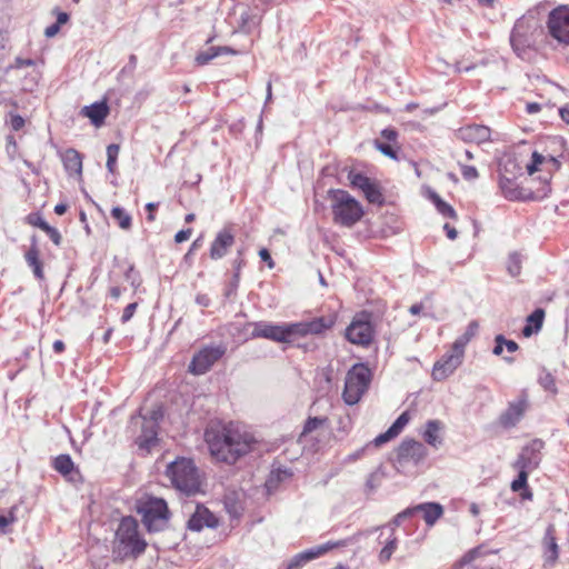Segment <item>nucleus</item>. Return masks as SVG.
<instances>
[{"label":"nucleus","mask_w":569,"mask_h":569,"mask_svg":"<svg viewBox=\"0 0 569 569\" xmlns=\"http://www.w3.org/2000/svg\"><path fill=\"white\" fill-rule=\"evenodd\" d=\"M396 462L400 466L407 462L418 465L427 456V449L423 443L415 439H403L396 451Z\"/></svg>","instance_id":"ddd939ff"},{"label":"nucleus","mask_w":569,"mask_h":569,"mask_svg":"<svg viewBox=\"0 0 569 569\" xmlns=\"http://www.w3.org/2000/svg\"><path fill=\"white\" fill-rule=\"evenodd\" d=\"M142 517V523L149 532H157L164 529L169 519L167 502L160 498H150L138 509Z\"/></svg>","instance_id":"0eeeda50"},{"label":"nucleus","mask_w":569,"mask_h":569,"mask_svg":"<svg viewBox=\"0 0 569 569\" xmlns=\"http://www.w3.org/2000/svg\"><path fill=\"white\" fill-rule=\"evenodd\" d=\"M396 436L388 429L386 432L379 435L378 437H376L373 439V445L376 447H380L381 445L390 441L391 439H393Z\"/></svg>","instance_id":"de8ad7c7"},{"label":"nucleus","mask_w":569,"mask_h":569,"mask_svg":"<svg viewBox=\"0 0 569 569\" xmlns=\"http://www.w3.org/2000/svg\"><path fill=\"white\" fill-rule=\"evenodd\" d=\"M412 513H413V509H412V508H411V509H410V508H409V509H406V510H403L402 512L398 513V515L395 517V519L392 520V522L390 523V526H391V531H393V530H395V528H396V527H398V526L401 523V521H402L403 519H406V518L410 517Z\"/></svg>","instance_id":"a18cd8bd"},{"label":"nucleus","mask_w":569,"mask_h":569,"mask_svg":"<svg viewBox=\"0 0 569 569\" xmlns=\"http://www.w3.org/2000/svg\"><path fill=\"white\" fill-rule=\"evenodd\" d=\"M136 309H137V303H136V302H133V303H129V305L124 308L123 313H122V316H121V320H122V322H127V321H129V320L132 318V316H133V313H134Z\"/></svg>","instance_id":"3c124183"},{"label":"nucleus","mask_w":569,"mask_h":569,"mask_svg":"<svg viewBox=\"0 0 569 569\" xmlns=\"http://www.w3.org/2000/svg\"><path fill=\"white\" fill-rule=\"evenodd\" d=\"M376 144V148L381 152L383 153L385 156L391 158V159H397V152L396 150L392 148L391 144L389 143H385V142H380L379 140H376L375 142Z\"/></svg>","instance_id":"79ce46f5"},{"label":"nucleus","mask_w":569,"mask_h":569,"mask_svg":"<svg viewBox=\"0 0 569 569\" xmlns=\"http://www.w3.org/2000/svg\"><path fill=\"white\" fill-rule=\"evenodd\" d=\"M539 385L546 390L551 392L552 395H556L558 392L556 387V380L555 377L547 370H541L539 378H538Z\"/></svg>","instance_id":"72a5a7b5"},{"label":"nucleus","mask_w":569,"mask_h":569,"mask_svg":"<svg viewBox=\"0 0 569 569\" xmlns=\"http://www.w3.org/2000/svg\"><path fill=\"white\" fill-rule=\"evenodd\" d=\"M491 131L482 124H469L456 131V136L467 143H483L490 140Z\"/></svg>","instance_id":"f3484780"},{"label":"nucleus","mask_w":569,"mask_h":569,"mask_svg":"<svg viewBox=\"0 0 569 569\" xmlns=\"http://www.w3.org/2000/svg\"><path fill=\"white\" fill-rule=\"evenodd\" d=\"M415 511H421L423 513V520L428 526H433L439 518L443 515V508L438 502H425L416 506Z\"/></svg>","instance_id":"5701e85b"},{"label":"nucleus","mask_w":569,"mask_h":569,"mask_svg":"<svg viewBox=\"0 0 569 569\" xmlns=\"http://www.w3.org/2000/svg\"><path fill=\"white\" fill-rule=\"evenodd\" d=\"M372 373L365 363L353 365L346 375L342 399L348 406L360 401L371 382Z\"/></svg>","instance_id":"423d86ee"},{"label":"nucleus","mask_w":569,"mask_h":569,"mask_svg":"<svg viewBox=\"0 0 569 569\" xmlns=\"http://www.w3.org/2000/svg\"><path fill=\"white\" fill-rule=\"evenodd\" d=\"M259 257L261 258L262 261L267 262V264L270 269H272L274 267V262L270 256V252L266 248H262L259 251Z\"/></svg>","instance_id":"864d4df0"},{"label":"nucleus","mask_w":569,"mask_h":569,"mask_svg":"<svg viewBox=\"0 0 569 569\" xmlns=\"http://www.w3.org/2000/svg\"><path fill=\"white\" fill-rule=\"evenodd\" d=\"M560 117L563 121H566L567 123H569V104L562 107L560 110Z\"/></svg>","instance_id":"774afa93"},{"label":"nucleus","mask_w":569,"mask_h":569,"mask_svg":"<svg viewBox=\"0 0 569 569\" xmlns=\"http://www.w3.org/2000/svg\"><path fill=\"white\" fill-rule=\"evenodd\" d=\"M111 217L117 221L118 226L122 230H129L132 226L131 216L121 207H113L111 210Z\"/></svg>","instance_id":"7c9ffc66"},{"label":"nucleus","mask_w":569,"mask_h":569,"mask_svg":"<svg viewBox=\"0 0 569 569\" xmlns=\"http://www.w3.org/2000/svg\"><path fill=\"white\" fill-rule=\"evenodd\" d=\"M63 166L66 171L72 176H80L82 172V160L80 153L74 149H69L62 157Z\"/></svg>","instance_id":"a878e982"},{"label":"nucleus","mask_w":569,"mask_h":569,"mask_svg":"<svg viewBox=\"0 0 569 569\" xmlns=\"http://www.w3.org/2000/svg\"><path fill=\"white\" fill-rule=\"evenodd\" d=\"M443 229L446 230L447 237L449 239L455 240L457 238V236H458L457 230L453 227H451L449 223H446L443 226Z\"/></svg>","instance_id":"0e129e2a"},{"label":"nucleus","mask_w":569,"mask_h":569,"mask_svg":"<svg viewBox=\"0 0 569 569\" xmlns=\"http://www.w3.org/2000/svg\"><path fill=\"white\" fill-rule=\"evenodd\" d=\"M465 350L457 349L456 343L452 345L450 352L442 356L432 369V377L437 381H441L449 377L462 362Z\"/></svg>","instance_id":"f8f14e48"},{"label":"nucleus","mask_w":569,"mask_h":569,"mask_svg":"<svg viewBox=\"0 0 569 569\" xmlns=\"http://www.w3.org/2000/svg\"><path fill=\"white\" fill-rule=\"evenodd\" d=\"M226 346H208L197 352L190 365L189 371L193 375H204L226 353Z\"/></svg>","instance_id":"9d476101"},{"label":"nucleus","mask_w":569,"mask_h":569,"mask_svg":"<svg viewBox=\"0 0 569 569\" xmlns=\"http://www.w3.org/2000/svg\"><path fill=\"white\" fill-rule=\"evenodd\" d=\"M27 264L32 269L34 277L38 280L44 279L43 264L40 260V251L36 242L31 244L24 254Z\"/></svg>","instance_id":"b1692460"},{"label":"nucleus","mask_w":569,"mask_h":569,"mask_svg":"<svg viewBox=\"0 0 569 569\" xmlns=\"http://www.w3.org/2000/svg\"><path fill=\"white\" fill-rule=\"evenodd\" d=\"M204 439L211 456L220 462L236 463L249 453L256 442L254 437L239 425L230 422L221 429H208Z\"/></svg>","instance_id":"f257e3e1"},{"label":"nucleus","mask_w":569,"mask_h":569,"mask_svg":"<svg viewBox=\"0 0 569 569\" xmlns=\"http://www.w3.org/2000/svg\"><path fill=\"white\" fill-rule=\"evenodd\" d=\"M335 317H319L307 322L272 325L258 322L254 325L252 336L267 338L277 342H289L297 336L309 333L319 335L335 325Z\"/></svg>","instance_id":"f03ea898"},{"label":"nucleus","mask_w":569,"mask_h":569,"mask_svg":"<svg viewBox=\"0 0 569 569\" xmlns=\"http://www.w3.org/2000/svg\"><path fill=\"white\" fill-rule=\"evenodd\" d=\"M496 346L493 348V353L499 356L503 351V343L506 342V338L502 335H499L495 339Z\"/></svg>","instance_id":"6e6d98bb"},{"label":"nucleus","mask_w":569,"mask_h":569,"mask_svg":"<svg viewBox=\"0 0 569 569\" xmlns=\"http://www.w3.org/2000/svg\"><path fill=\"white\" fill-rule=\"evenodd\" d=\"M191 236V229H186V230H180L179 232L176 233L174 236V241L177 243H181L186 240H188Z\"/></svg>","instance_id":"13d9d810"},{"label":"nucleus","mask_w":569,"mask_h":569,"mask_svg":"<svg viewBox=\"0 0 569 569\" xmlns=\"http://www.w3.org/2000/svg\"><path fill=\"white\" fill-rule=\"evenodd\" d=\"M234 243V236L228 229L221 230L210 247V258L212 260L221 259L226 256L229 248Z\"/></svg>","instance_id":"aec40b11"},{"label":"nucleus","mask_w":569,"mask_h":569,"mask_svg":"<svg viewBox=\"0 0 569 569\" xmlns=\"http://www.w3.org/2000/svg\"><path fill=\"white\" fill-rule=\"evenodd\" d=\"M158 208V203L156 202H149L146 204V209L149 211V214H148V220L149 221H154V214H153V211Z\"/></svg>","instance_id":"e2e57ef3"},{"label":"nucleus","mask_w":569,"mask_h":569,"mask_svg":"<svg viewBox=\"0 0 569 569\" xmlns=\"http://www.w3.org/2000/svg\"><path fill=\"white\" fill-rule=\"evenodd\" d=\"M327 421H328L327 418H319V417L308 418V420L306 421V423L303 426L301 436H306V435L315 431L316 429H318L319 427L325 425Z\"/></svg>","instance_id":"4c0bfd02"},{"label":"nucleus","mask_w":569,"mask_h":569,"mask_svg":"<svg viewBox=\"0 0 569 569\" xmlns=\"http://www.w3.org/2000/svg\"><path fill=\"white\" fill-rule=\"evenodd\" d=\"M328 198L331 201L332 220L338 226L351 228L365 214L360 202L346 190L330 189Z\"/></svg>","instance_id":"7ed1b4c3"},{"label":"nucleus","mask_w":569,"mask_h":569,"mask_svg":"<svg viewBox=\"0 0 569 569\" xmlns=\"http://www.w3.org/2000/svg\"><path fill=\"white\" fill-rule=\"evenodd\" d=\"M291 477L292 472L290 469L278 468L276 470H272L267 480V487L268 489H273L279 482L290 479Z\"/></svg>","instance_id":"2f4dec72"},{"label":"nucleus","mask_w":569,"mask_h":569,"mask_svg":"<svg viewBox=\"0 0 569 569\" xmlns=\"http://www.w3.org/2000/svg\"><path fill=\"white\" fill-rule=\"evenodd\" d=\"M545 443L540 439H535L527 446H525L515 462L517 469H536L541 461V450Z\"/></svg>","instance_id":"2eb2a0df"},{"label":"nucleus","mask_w":569,"mask_h":569,"mask_svg":"<svg viewBox=\"0 0 569 569\" xmlns=\"http://www.w3.org/2000/svg\"><path fill=\"white\" fill-rule=\"evenodd\" d=\"M32 66H34V61L32 59H22V58L16 59L14 67L18 69L23 68V67H32Z\"/></svg>","instance_id":"052dcab7"},{"label":"nucleus","mask_w":569,"mask_h":569,"mask_svg":"<svg viewBox=\"0 0 569 569\" xmlns=\"http://www.w3.org/2000/svg\"><path fill=\"white\" fill-rule=\"evenodd\" d=\"M119 144L111 143L107 147V169L110 173L116 172L117 159L119 156Z\"/></svg>","instance_id":"f704fd0d"},{"label":"nucleus","mask_w":569,"mask_h":569,"mask_svg":"<svg viewBox=\"0 0 569 569\" xmlns=\"http://www.w3.org/2000/svg\"><path fill=\"white\" fill-rule=\"evenodd\" d=\"M81 113L89 118L92 124L99 127L109 114V107L104 101L94 102L90 106L83 107Z\"/></svg>","instance_id":"4be33fe9"},{"label":"nucleus","mask_w":569,"mask_h":569,"mask_svg":"<svg viewBox=\"0 0 569 569\" xmlns=\"http://www.w3.org/2000/svg\"><path fill=\"white\" fill-rule=\"evenodd\" d=\"M506 183H512V181L510 179H507V178L506 179L501 178L500 179V187H501L505 196L507 198H510V199L516 198V194H515L512 189H506Z\"/></svg>","instance_id":"4d7b16f0"},{"label":"nucleus","mask_w":569,"mask_h":569,"mask_svg":"<svg viewBox=\"0 0 569 569\" xmlns=\"http://www.w3.org/2000/svg\"><path fill=\"white\" fill-rule=\"evenodd\" d=\"M59 30H60V26H58L57 23H53V24L49 26L48 28H46L44 34L48 38H52L59 32Z\"/></svg>","instance_id":"680f3d73"},{"label":"nucleus","mask_w":569,"mask_h":569,"mask_svg":"<svg viewBox=\"0 0 569 569\" xmlns=\"http://www.w3.org/2000/svg\"><path fill=\"white\" fill-rule=\"evenodd\" d=\"M10 124L13 130L19 131L24 126V119L19 114L12 116Z\"/></svg>","instance_id":"603ef678"},{"label":"nucleus","mask_w":569,"mask_h":569,"mask_svg":"<svg viewBox=\"0 0 569 569\" xmlns=\"http://www.w3.org/2000/svg\"><path fill=\"white\" fill-rule=\"evenodd\" d=\"M347 543H348L347 540H339V541H335V542L329 541L321 546L312 547L308 550H305L301 553L308 562V561H311V560L325 555L326 552H328L329 550H331L333 548L345 547V546H347Z\"/></svg>","instance_id":"bb28decb"},{"label":"nucleus","mask_w":569,"mask_h":569,"mask_svg":"<svg viewBox=\"0 0 569 569\" xmlns=\"http://www.w3.org/2000/svg\"><path fill=\"white\" fill-rule=\"evenodd\" d=\"M546 161L545 157L535 151L532 153V162L527 166V170L529 174H533L540 164H542Z\"/></svg>","instance_id":"37998d69"},{"label":"nucleus","mask_w":569,"mask_h":569,"mask_svg":"<svg viewBox=\"0 0 569 569\" xmlns=\"http://www.w3.org/2000/svg\"><path fill=\"white\" fill-rule=\"evenodd\" d=\"M443 426L439 420H429L426 423L423 432L425 441L433 448H439L442 445L441 430Z\"/></svg>","instance_id":"393cba45"},{"label":"nucleus","mask_w":569,"mask_h":569,"mask_svg":"<svg viewBox=\"0 0 569 569\" xmlns=\"http://www.w3.org/2000/svg\"><path fill=\"white\" fill-rule=\"evenodd\" d=\"M381 137L388 141H396L398 132L392 128H386L381 131Z\"/></svg>","instance_id":"5fc2aeb1"},{"label":"nucleus","mask_w":569,"mask_h":569,"mask_svg":"<svg viewBox=\"0 0 569 569\" xmlns=\"http://www.w3.org/2000/svg\"><path fill=\"white\" fill-rule=\"evenodd\" d=\"M196 302L199 305V306H202V307H208L210 305V299L207 295H198L196 297Z\"/></svg>","instance_id":"69168bd1"},{"label":"nucleus","mask_w":569,"mask_h":569,"mask_svg":"<svg viewBox=\"0 0 569 569\" xmlns=\"http://www.w3.org/2000/svg\"><path fill=\"white\" fill-rule=\"evenodd\" d=\"M37 226L47 232V234L50 237V239L52 240V242L57 246L60 244L61 242V234L60 232L51 227L47 221L42 220V219H39V222L37 223Z\"/></svg>","instance_id":"e433bc0d"},{"label":"nucleus","mask_w":569,"mask_h":569,"mask_svg":"<svg viewBox=\"0 0 569 569\" xmlns=\"http://www.w3.org/2000/svg\"><path fill=\"white\" fill-rule=\"evenodd\" d=\"M536 28L525 19H519L515 23L510 36V43L515 52L522 59L526 58L528 50L535 44Z\"/></svg>","instance_id":"1a4fd4ad"},{"label":"nucleus","mask_w":569,"mask_h":569,"mask_svg":"<svg viewBox=\"0 0 569 569\" xmlns=\"http://www.w3.org/2000/svg\"><path fill=\"white\" fill-rule=\"evenodd\" d=\"M528 408V395L523 391L517 400L509 403L501 415L500 422L503 427H513L522 418Z\"/></svg>","instance_id":"dca6fc26"},{"label":"nucleus","mask_w":569,"mask_h":569,"mask_svg":"<svg viewBox=\"0 0 569 569\" xmlns=\"http://www.w3.org/2000/svg\"><path fill=\"white\" fill-rule=\"evenodd\" d=\"M381 477L379 472H372L369 475L366 486L369 490H375L380 485Z\"/></svg>","instance_id":"8fccbe9b"},{"label":"nucleus","mask_w":569,"mask_h":569,"mask_svg":"<svg viewBox=\"0 0 569 569\" xmlns=\"http://www.w3.org/2000/svg\"><path fill=\"white\" fill-rule=\"evenodd\" d=\"M528 471V469H519L517 479L511 482L512 491L518 492L527 487Z\"/></svg>","instance_id":"a19ab883"},{"label":"nucleus","mask_w":569,"mask_h":569,"mask_svg":"<svg viewBox=\"0 0 569 569\" xmlns=\"http://www.w3.org/2000/svg\"><path fill=\"white\" fill-rule=\"evenodd\" d=\"M348 179L352 188L359 189L363 192L366 199L370 203L382 204L385 199L376 182L362 173L350 171Z\"/></svg>","instance_id":"4468645a"},{"label":"nucleus","mask_w":569,"mask_h":569,"mask_svg":"<svg viewBox=\"0 0 569 569\" xmlns=\"http://www.w3.org/2000/svg\"><path fill=\"white\" fill-rule=\"evenodd\" d=\"M222 53H236V51L229 47H211L207 51L198 53L196 57V62L199 66H203Z\"/></svg>","instance_id":"c85d7f7f"},{"label":"nucleus","mask_w":569,"mask_h":569,"mask_svg":"<svg viewBox=\"0 0 569 569\" xmlns=\"http://www.w3.org/2000/svg\"><path fill=\"white\" fill-rule=\"evenodd\" d=\"M396 548H397V539H396V537H391L387 541L386 546L380 551V555H379L380 561L381 562L388 561L391 558L392 553L395 552Z\"/></svg>","instance_id":"ea45409f"},{"label":"nucleus","mask_w":569,"mask_h":569,"mask_svg":"<svg viewBox=\"0 0 569 569\" xmlns=\"http://www.w3.org/2000/svg\"><path fill=\"white\" fill-rule=\"evenodd\" d=\"M507 270L510 276L516 277L520 274L521 271V257L518 252H512L509 254L507 262Z\"/></svg>","instance_id":"c9c22d12"},{"label":"nucleus","mask_w":569,"mask_h":569,"mask_svg":"<svg viewBox=\"0 0 569 569\" xmlns=\"http://www.w3.org/2000/svg\"><path fill=\"white\" fill-rule=\"evenodd\" d=\"M545 567H553L559 557V546L556 540V528L549 525L541 541Z\"/></svg>","instance_id":"a211bd4d"},{"label":"nucleus","mask_w":569,"mask_h":569,"mask_svg":"<svg viewBox=\"0 0 569 569\" xmlns=\"http://www.w3.org/2000/svg\"><path fill=\"white\" fill-rule=\"evenodd\" d=\"M53 468L67 477L74 471V463L69 455H60L53 460Z\"/></svg>","instance_id":"c756f323"},{"label":"nucleus","mask_w":569,"mask_h":569,"mask_svg":"<svg viewBox=\"0 0 569 569\" xmlns=\"http://www.w3.org/2000/svg\"><path fill=\"white\" fill-rule=\"evenodd\" d=\"M114 552L119 558H137L146 550L147 542L138 535V522L132 517L121 520L116 532Z\"/></svg>","instance_id":"39448f33"},{"label":"nucleus","mask_w":569,"mask_h":569,"mask_svg":"<svg viewBox=\"0 0 569 569\" xmlns=\"http://www.w3.org/2000/svg\"><path fill=\"white\" fill-rule=\"evenodd\" d=\"M226 508L228 510V512L232 516V517H239L240 516V508L236 505V503H230L229 502V498L226 499Z\"/></svg>","instance_id":"bf43d9fd"},{"label":"nucleus","mask_w":569,"mask_h":569,"mask_svg":"<svg viewBox=\"0 0 569 569\" xmlns=\"http://www.w3.org/2000/svg\"><path fill=\"white\" fill-rule=\"evenodd\" d=\"M548 30L552 38L563 44H569V7L560 6L548 16Z\"/></svg>","instance_id":"9b49d317"},{"label":"nucleus","mask_w":569,"mask_h":569,"mask_svg":"<svg viewBox=\"0 0 569 569\" xmlns=\"http://www.w3.org/2000/svg\"><path fill=\"white\" fill-rule=\"evenodd\" d=\"M166 476L172 487L186 496H192L200 491V476L191 459H176L167 466Z\"/></svg>","instance_id":"20e7f679"},{"label":"nucleus","mask_w":569,"mask_h":569,"mask_svg":"<svg viewBox=\"0 0 569 569\" xmlns=\"http://www.w3.org/2000/svg\"><path fill=\"white\" fill-rule=\"evenodd\" d=\"M307 560L303 558L302 553L296 555L288 563L286 569H300Z\"/></svg>","instance_id":"49530a36"},{"label":"nucleus","mask_w":569,"mask_h":569,"mask_svg":"<svg viewBox=\"0 0 569 569\" xmlns=\"http://www.w3.org/2000/svg\"><path fill=\"white\" fill-rule=\"evenodd\" d=\"M346 338L349 342L368 347L375 338V328L371 322V313H357L346 329Z\"/></svg>","instance_id":"6e6552de"},{"label":"nucleus","mask_w":569,"mask_h":569,"mask_svg":"<svg viewBox=\"0 0 569 569\" xmlns=\"http://www.w3.org/2000/svg\"><path fill=\"white\" fill-rule=\"evenodd\" d=\"M545 311L542 309H536L528 318L527 325L522 329L525 337H530L532 333L538 332L543 323Z\"/></svg>","instance_id":"cd10ccee"},{"label":"nucleus","mask_w":569,"mask_h":569,"mask_svg":"<svg viewBox=\"0 0 569 569\" xmlns=\"http://www.w3.org/2000/svg\"><path fill=\"white\" fill-rule=\"evenodd\" d=\"M461 174L466 180H473L478 178V171L473 166L461 164Z\"/></svg>","instance_id":"c03bdc74"},{"label":"nucleus","mask_w":569,"mask_h":569,"mask_svg":"<svg viewBox=\"0 0 569 569\" xmlns=\"http://www.w3.org/2000/svg\"><path fill=\"white\" fill-rule=\"evenodd\" d=\"M526 110L528 113H536L541 110V106L537 102H529L526 106Z\"/></svg>","instance_id":"338daca9"},{"label":"nucleus","mask_w":569,"mask_h":569,"mask_svg":"<svg viewBox=\"0 0 569 569\" xmlns=\"http://www.w3.org/2000/svg\"><path fill=\"white\" fill-rule=\"evenodd\" d=\"M437 209L445 217L452 218V219H455L457 217L455 209L445 201L442 203H440L439 208H437Z\"/></svg>","instance_id":"09e8293b"},{"label":"nucleus","mask_w":569,"mask_h":569,"mask_svg":"<svg viewBox=\"0 0 569 569\" xmlns=\"http://www.w3.org/2000/svg\"><path fill=\"white\" fill-rule=\"evenodd\" d=\"M409 420V413L405 411L396 419V421L388 429L397 437L407 426Z\"/></svg>","instance_id":"58836bf2"},{"label":"nucleus","mask_w":569,"mask_h":569,"mask_svg":"<svg viewBox=\"0 0 569 569\" xmlns=\"http://www.w3.org/2000/svg\"><path fill=\"white\" fill-rule=\"evenodd\" d=\"M159 416V412L153 411L150 420L144 419L141 429V435L137 439V442L141 449L149 450L157 442L156 426Z\"/></svg>","instance_id":"6ab92c4d"},{"label":"nucleus","mask_w":569,"mask_h":569,"mask_svg":"<svg viewBox=\"0 0 569 569\" xmlns=\"http://www.w3.org/2000/svg\"><path fill=\"white\" fill-rule=\"evenodd\" d=\"M479 325L477 321H471L463 335H461L459 338L456 339L453 343H456L457 349L465 350V347L468 345V342L477 335Z\"/></svg>","instance_id":"473e14b6"},{"label":"nucleus","mask_w":569,"mask_h":569,"mask_svg":"<svg viewBox=\"0 0 569 569\" xmlns=\"http://www.w3.org/2000/svg\"><path fill=\"white\" fill-rule=\"evenodd\" d=\"M218 525L217 518L206 508H197L196 512L188 520V528L192 531H200L204 527L214 528Z\"/></svg>","instance_id":"412c9836"}]
</instances>
